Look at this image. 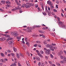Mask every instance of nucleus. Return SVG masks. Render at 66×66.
<instances>
[{"label": "nucleus", "instance_id": "1", "mask_svg": "<svg viewBox=\"0 0 66 66\" xmlns=\"http://www.w3.org/2000/svg\"><path fill=\"white\" fill-rule=\"evenodd\" d=\"M50 49H47V51H45V53L47 55H49V54H50L51 53L50 52L51 51V50L52 51H54V50L53 49V47L51 46V47H50Z\"/></svg>", "mask_w": 66, "mask_h": 66}, {"label": "nucleus", "instance_id": "2", "mask_svg": "<svg viewBox=\"0 0 66 66\" xmlns=\"http://www.w3.org/2000/svg\"><path fill=\"white\" fill-rule=\"evenodd\" d=\"M63 54V51H61L58 53L57 54L58 55L60 56L61 55V54Z\"/></svg>", "mask_w": 66, "mask_h": 66}, {"label": "nucleus", "instance_id": "3", "mask_svg": "<svg viewBox=\"0 0 66 66\" xmlns=\"http://www.w3.org/2000/svg\"><path fill=\"white\" fill-rule=\"evenodd\" d=\"M19 34H18L17 33H15L14 34H13V35L15 37H17L18 36Z\"/></svg>", "mask_w": 66, "mask_h": 66}, {"label": "nucleus", "instance_id": "4", "mask_svg": "<svg viewBox=\"0 0 66 66\" xmlns=\"http://www.w3.org/2000/svg\"><path fill=\"white\" fill-rule=\"evenodd\" d=\"M30 42V40H28V41H27V42L26 43V44H27V45H28V47L30 46V43L28 42Z\"/></svg>", "mask_w": 66, "mask_h": 66}, {"label": "nucleus", "instance_id": "5", "mask_svg": "<svg viewBox=\"0 0 66 66\" xmlns=\"http://www.w3.org/2000/svg\"><path fill=\"white\" fill-rule=\"evenodd\" d=\"M4 35V36H5V37H10V36L9 35H7V34H5V35Z\"/></svg>", "mask_w": 66, "mask_h": 66}, {"label": "nucleus", "instance_id": "6", "mask_svg": "<svg viewBox=\"0 0 66 66\" xmlns=\"http://www.w3.org/2000/svg\"><path fill=\"white\" fill-rule=\"evenodd\" d=\"M28 4H29V6H33V5H34V4L33 3H31L30 2L28 3Z\"/></svg>", "mask_w": 66, "mask_h": 66}, {"label": "nucleus", "instance_id": "7", "mask_svg": "<svg viewBox=\"0 0 66 66\" xmlns=\"http://www.w3.org/2000/svg\"><path fill=\"white\" fill-rule=\"evenodd\" d=\"M6 3H7V5H10L11 4V2H10L8 1L6 2Z\"/></svg>", "mask_w": 66, "mask_h": 66}, {"label": "nucleus", "instance_id": "8", "mask_svg": "<svg viewBox=\"0 0 66 66\" xmlns=\"http://www.w3.org/2000/svg\"><path fill=\"white\" fill-rule=\"evenodd\" d=\"M17 55H16V56L18 59H19V58H20V56L19 55V53H16Z\"/></svg>", "mask_w": 66, "mask_h": 66}, {"label": "nucleus", "instance_id": "9", "mask_svg": "<svg viewBox=\"0 0 66 66\" xmlns=\"http://www.w3.org/2000/svg\"><path fill=\"white\" fill-rule=\"evenodd\" d=\"M1 2L2 4H5V1H1Z\"/></svg>", "mask_w": 66, "mask_h": 66}, {"label": "nucleus", "instance_id": "10", "mask_svg": "<svg viewBox=\"0 0 66 66\" xmlns=\"http://www.w3.org/2000/svg\"><path fill=\"white\" fill-rule=\"evenodd\" d=\"M27 28L28 29V30H27L28 32H31V30L29 29V28L28 27Z\"/></svg>", "mask_w": 66, "mask_h": 66}, {"label": "nucleus", "instance_id": "11", "mask_svg": "<svg viewBox=\"0 0 66 66\" xmlns=\"http://www.w3.org/2000/svg\"><path fill=\"white\" fill-rule=\"evenodd\" d=\"M36 60H37V61H40V58H39V57H36Z\"/></svg>", "mask_w": 66, "mask_h": 66}, {"label": "nucleus", "instance_id": "12", "mask_svg": "<svg viewBox=\"0 0 66 66\" xmlns=\"http://www.w3.org/2000/svg\"><path fill=\"white\" fill-rule=\"evenodd\" d=\"M63 63H66V58L65 57L64 59V60H63Z\"/></svg>", "mask_w": 66, "mask_h": 66}, {"label": "nucleus", "instance_id": "13", "mask_svg": "<svg viewBox=\"0 0 66 66\" xmlns=\"http://www.w3.org/2000/svg\"><path fill=\"white\" fill-rule=\"evenodd\" d=\"M13 49L15 52H16L17 51V49L15 47H13Z\"/></svg>", "mask_w": 66, "mask_h": 66}, {"label": "nucleus", "instance_id": "14", "mask_svg": "<svg viewBox=\"0 0 66 66\" xmlns=\"http://www.w3.org/2000/svg\"><path fill=\"white\" fill-rule=\"evenodd\" d=\"M61 26L62 28H65V25L64 24H62L61 25Z\"/></svg>", "mask_w": 66, "mask_h": 66}, {"label": "nucleus", "instance_id": "15", "mask_svg": "<svg viewBox=\"0 0 66 66\" xmlns=\"http://www.w3.org/2000/svg\"><path fill=\"white\" fill-rule=\"evenodd\" d=\"M39 53H41V54H44V52L42 51H41Z\"/></svg>", "mask_w": 66, "mask_h": 66}, {"label": "nucleus", "instance_id": "16", "mask_svg": "<svg viewBox=\"0 0 66 66\" xmlns=\"http://www.w3.org/2000/svg\"><path fill=\"white\" fill-rule=\"evenodd\" d=\"M39 32L40 33H44L45 31H42L40 30H39Z\"/></svg>", "mask_w": 66, "mask_h": 66}, {"label": "nucleus", "instance_id": "17", "mask_svg": "<svg viewBox=\"0 0 66 66\" xmlns=\"http://www.w3.org/2000/svg\"><path fill=\"white\" fill-rule=\"evenodd\" d=\"M30 6H29L28 5H26V8H27V9H28V8H29Z\"/></svg>", "mask_w": 66, "mask_h": 66}, {"label": "nucleus", "instance_id": "18", "mask_svg": "<svg viewBox=\"0 0 66 66\" xmlns=\"http://www.w3.org/2000/svg\"><path fill=\"white\" fill-rule=\"evenodd\" d=\"M23 50H26V46L23 45Z\"/></svg>", "mask_w": 66, "mask_h": 66}, {"label": "nucleus", "instance_id": "19", "mask_svg": "<svg viewBox=\"0 0 66 66\" xmlns=\"http://www.w3.org/2000/svg\"><path fill=\"white\" fill-rule=\"evenodd\" d=\"M43 14L44 15L46 16V15H47V13L45 12H43Z\"/></svg>", "mask_w": 66, "mask_h": 66}, {"label": "nucleus", "instance_id": "20", "mask_svg": "<svg viewBox=\"0 0 66 66\" xmlns=\"http://www.w3.org/2000/svg\"><path fill=\"white\" fill-rule=\"evenodd\" d=\"M62 24V22H60L58 23V24L59 25H61V24Z\"/></svg>", "mask_w": 66, "mask_h": 66}, {"label": "nucleus", "instance_id": "21", "mask_svg": "<svg viewBox=\"0 0 66 66\" xmlns=\"http://www.w3.org/2000/svg\"><path fill=\"white\" fill-rule=\"evenodd\" d=\"M46 45L47 47H50L51 46V45L50 44H47Z\"/></svg>", "mask_w": 66, "mask_h": 66}, {"label": "nucleus", "instance_id": "22", "mask_svg": "<svg viewBox=\"0 0 66 66\" xmlns=\"http://www.w3.org/2000/svg\"><path fill=\"white\" fill-rule=\"evenodd\" d=\"M47 6H46L45 8V11H46V12L48 13V10H47Z\"/></svg>", "mask_w": 66, "mask_h": 66}, {"label": "nucleus", "instance_id": "23", "mask_svg": "<svg viewBox=\"0 0 66 66\" xmlns=\"http://www.w3.org/2000/svg\"><path fill=\"white\" fill-rule=\"evenodd\" d=\"M12 41H9V45H11V44H12Z\"/></svg>", "mask_w": 66, "mask_h": 66}, {"label": "nucleus", "instance_id": "24", "mask_svg": "<svg viewBox=\"0 0 66 66\" xmlns=\"http://www.w3.org/2000/svg\"><path fill=\"white\" fill-rule=\"evenodd\" d=\"M1 55L3 56V57H4V54L3 53H1Z\"/></svg>", "mask_w": 66, "mask_h": 66}, {"label": "nucleus", "instance_id": "25", "mask_svg": "<svg viewBox=\"0 0 66 66\" xmlns=\"http://www.w3.org/2000/svg\"><path fill=\"white\" fill-rule=\"evenodd\" d=\"M44 44H47V41H44Z\"/></svg>", "mask_w": 66, "mask_h": 66}, {"label": "nucleus", "instance_id": "26", "mask_svg": "<svg viewBox=\"0 0 66 66\" xmlns=\"http://www.w3.org/2000/svg\"><path fill=\"white\" fill-rule=\"evenodd\" d=\"M60 58L61 59H62V60L63 59H64V57L63 56H61Z\"/></svg>", "mask_w": 66, "mask_h": 66}, {"label": "nucleus", "instance_id": "27", "mask_svg": "<svg viewBox=\"0 0 66 66\" xmlns=\"http://www.w3.org/2000/svg\"><path fill=\"white\" fill-rule=\"evenodd\" d=\"M57 11L56 10V9H53V12H57Z\"/></svg>", "mask_w": 66, "mask_h": 66}, {"label": "nucleus", "instance_id": "28", "mask_svg": "<svg viewBox=\"0 0 66 66\" xmlns=\"http://www.w3.org/2000/svg\"><path fill=\"white\" fill-rule=\"evenodd\" d=\"M56 65H58V66H61V64H60V63H56Z\"/></svg>", "mask_w": 66, "mask_h": 66}, {"label": "nucleus", "instance_id": "29", "mask_svg": "<svg viewBox=\"0 0 66 66\" xmlns=\"http://www.w3.org/2000/svg\"><path fill=\"white\" fill-rule=\"evenodd\" d=\"M51 2L50 1H48L47 2V4H50V3H51Z\"/></svg>", "mask_w": 66, "mask_h": 66}, {"label": "nucleus", "instance_id": "30", "mask_svg": "<svg viewBox=\"0 0 66 66\" xmlns=\"http://www.w3.org/2000/svg\"><path fill=\"white\" fill-rule=\"evenodd\" d=\"M37 46H38L40 48H41V45H40V44H38L37 45Z\"/></svg>", "mask_w": 66, "mask_h": 66}, {"label": "nucleus", "instance_id": "31", "mask_svg": "<svg viewBox=\"0 0 66 66\" xmlns=\"http://www.w3.org/2000/svg\"><path fill=\"white\" fill-rule=\"evenodd\" d=\"M45 65V64L43 63H42L41 64V66H44Z\"/></svg>", "mask_w": 66, "mask_h": 66}, {"label": "nucleus", "instance_id": "32", "mask_svg": "<svg viewBox=\"0 0 66 66\" xmlns=\"http://www.w3.org/2000/svg\"><path fill=\"white\" fill-rule=\"evenodd\" d=\"M49 5H50L51 6H52L53 5V4L52 3V2H51V3Z\"/></svg>", "mask_w": 66, "mask_h": 66}, {"label": "nucleus", "instance_id": "33", "mask_svg": "<svg viewBox=\"0 0 66 66\" xmlns=\"http://www.w3.org/2000/svg\"><path fill=\"white\" fill-rule=\"evenodd\" d=\"M26 5H27V4H23V6H26Z\"/></svg>", "mask_w": 66, "mask_h": 66}, {"label": "nucleus", "instance_id": "34", "mask_svg": "<svg viewBox=\"0 0 66 66\" xmlns=\"http://www.w3.org/2000/svg\"><path fill=\"white\" fill-rule=\"evenodd\" d=\"M3 40H6V38L5 37H3Z\"/></svg>", "mask_w": 66, "mask_h": 66}, {"label": "nucleus", "instance_id": "35", "mask_svg": "<svg viewBox=\"0 0 66 66\" xmlns=\"http://www.w3.org/2000/svg\"><path fill=\"white\" fill-rule=\"evenodd\" d=\"M20 56H23V55L21 54L20 53Z\"/></svg>", "mask_w": 66, "mask_h": 66}, {"label": "nucleus", "instance_id": "36", "mask_svg": "<svg viewBox=\"0 0 66 66\" xmlns=\"http://www.w3.org/2000/svg\"><path fill=\"white\" fill-rule=\"evenodd\" d=\"M50 56H51V57H52V58H53V55L52 54H50Z\"/></svg>", "mask_w": 66, "mask_h": 66}, {"label": "nucleus", "instance_id": "37", "mask_svg": "<svg viewBox=\"0 0 66 66\" xmlns=\"http://www.w3.org/2000/svg\"><path fill=\"white\" fill-rule=\"evenodd\" d=\"M7 52H8L9 53H10V52H11V50H7Z\"/></svg>", "mask_w": 66, "mask_h": 66}, {"label": "nucleus", "instance_id": "38", "mask_svg": "<svg viewBox=\"0 0 66 66\" xmlns=\"http://www.w3.org/2000/svg\"><path fill=\"white\" fill-rule=\"evenodd\" d=\"M49 63H50V64H51V65H52V62L49 61Z\"/></svg>", "mask_w": 66, "mask_h": 66}, {"label": "nucleus", "instance_id": "39", "mask_svg": "<svg viewBox=\"0 0 66 66\" xmlns=\"http://www.w3.org/2000/svg\"><path fill=\"white\" fill-rule=\"evenodd\" d=\"M12 65H13V66H16V64L15 63H13Z\"/></svg>", "mask_w": 66, "mask_h": 66}, {"label": "nucleus", "instance_id": "40", "mask_svg": "<svg viewBox=\"0 0 66 66\" xmlns=\"http://www.w3.org/2000/svg\"><path fill=\"white\" fill-rule=\"evenodd\" d=\"M40 64H41L40 62H39L38 65L39 66H40Z\"/></svg>", "mask_w": 66, "mask_h": 66}, {"label": "nucleus", "instance_id": "41", "mask_svg": "<svg viewBox=\"0 0 66 66\" xmlns=\"http://www.w3.org/2000/svg\"><path fill=\"white\" fill-rule=\"evenodd\" d=\"M53 48L54 49H57V47H54Z\"/></svg>", "mask_w": 66, "mask_h": 66}, {"label": "nucleus", "instance_id": "42", "mask_svg": "<svg viewBox=\"0 0 66 66\" xmlns=\"http://www.w3.org/2000/svg\"><path fill=\"white\" fill-rule=\"evenodd\" d=\"M50 7L51 9L52 8H54V7L53 6H50Z\"/></svg>", "mask_w": 66, "mask_h": 66}, {"label": "nucleus", "instance_id": "43", "mask_svg": "<svg viewBox=\"0 0 66 66\" xmlns=\"http://www.w3.org/2000/svg\"><path fill=\"white\" fill-rule=\"evenodd\" d=\"M38 4H37L35 6L36 8H37V7H38Z\"/></svg>", "mask_w": 66, "mask_h": 66}, {"label": "nucleus", "instance_id": "44", "mask_svg": "<svg viewBox=\"0 0 66 66\" xmlns=\"http://www.w3.org/2000/svg\"><path fill=\"white\" fill-rule=\"evenodd\" d=\"M0 11H4V10H3L2 9H0Z\"/></svg>", "mask_w": 66, "mask_h": 66}, {"label": "nucleus", "instance_id": "45", "mask_svg": "<svg viewBox=\"0 0 66 66\" xmlns=\"http://www.w3.org/2000/svg\"><path fill=\"white\" fill-rule=\"evenodd\" d=\"M57 18L58 20V21H60V18H59V17H57Z\"/></svg>", "mask_w": 66, "mask_h": 66}, {"label": "nucleus", "instance_id": "46", "mask_svg": "<svg viewBox=\"0 0 66 66\" xmlns=\"http://www.w3.org/2000/svg\"><path fill=\"white\" fill-rule=\"evenodd\" d=\"M15 10H16L15 9H12L11 11H15Z\"/></svg>", "mask_w": 66, "mask_h": 66}, {"label": "nucleus", "instance_id": "47", "mask_svg": "<svg viewBox=\"0 0 66 66\" xmlns=\"http://www.w3.org/2000/svg\"><path fill=\"white\" fill-rule=\"evenodd\" d=\"M7 5V7H11V6L10 5Z\"/></svg>", "mask_w": 66, "mask_h": 66}, {"label": "nucleus", "instance_id": "48", "mask_svg": "<svg viewBox=\"0 0 66 66\" xmlns=\"http://www.w3.org/2000/svg\"><path fill=\"white\" fill-rule=\"evenodd\" d=\"M45 58L46 60H48V57H47V56H45Z\"/></svg>", "mask_w": 66, "mask_h": 66}, {"label": "nucleus", "instance_id": "49", "mask_svg": "<svg viewBox=\"0 0 66 66\" xmlns=\"http://www.w3.org/2000/svg\"><path fill=\"white\" fill-rule=\"evenodd\" d=\"M37 44H36L34 45V46L36 47V46H37Z\"/></svg>", "mask_w": 66, "mask_h": 66}, {"label": "nucleus", "instance_id": "50", "mask_svg": "<svg viewBox=\"0 0 66 66\" xmlns=\"http://www.w3.org/2000/svg\"><path fill=\"white\" fill-rule=\"evenodd\" d=\"M36 51L37 52V53H39V51L38 50H36Z\"/></svg>", "mask_w": 66, "mask_h": 66}, {"label": "nucleus", "instance_id": "51", "mask_svg": "<svg viewBox=\"0 0 66 66\" xmlns=\"http://www.w3.org/2000/svg\"><path fill=\"white\" fill-rule=\"evenodd\" d=\"M23 30H24V31H25L26 32H27V29H23Z\"/></svg>", "mask_w": 66, "mask_h": 66}, {"label": "nucleus", "instance_id": "52", "mask_svg": "<svg viewBox=\"0 0 66 66\" xmlns=\"http://www.w3.org/2000/svg\"><path fill=\"white\" fill-rule=\"evenodd\" d=\"M47 42H50V40L49 39H48L47 40Z\"/></svg>", "mask_w": 66, "mask_h": 66}, {"label": "nucleus", "instance_id": "53", "mask_svg": "<svg viewBox=\"0 0 66 66\" xmlns=\"http://www.w3.org/2000/svg\"><path fill=\"white\" fill-rule=\"evenodd\" d=\"M17 4L18 5H20V3H19L18 2H17Z\"/></svg>", "mask_w": 66, "mask_h": 66}, {"label": "nucleus", "instance_id": "54", "mask_svg": "<svg viewBox=\"0 0 66 66\" xmlns=\"http://www.w3.org/2000/svg\"><path fill=\"white\" fill-rule=\"evenodd\" d=\"M37 28H39V27H40V26H39V25H38L37 26H36Z\"/></svg>", "mask_w": 66, "mask_h": 66}, {"label": "nucleus", "instance_id": "55", "mask_svg": "<svg viewBox=\"0 0 66 66\" xmlns=\"http://www.w3.org/2000/svg\"><path fill=\"white\" fill-rule=\"evenodd\" d=\"M20 37H17V39H20Z\"/></svg>", "mask_w": 66, "mask_h": 66}, {"label": "nucleus", "instance_id": "56", "mask_svg": "<svg viewBox=\"0 0 66 66\" xmlns=\"http://www.w3.org/2000/svg\"><path fill=\"white\" fill-rule=\"evenodd\" d=\"M40 56L41 57H43V56H42V55L41 54H40Z\"/></svg>", "mask_w": 66, "mask_h": 66}, {"label": "nucleus", "instance_id": "57", "mask_svg": "<svg viewBox=\"0 0 66 66\" xmlns=\"http://www.w3.org/2000/svg\"><path fill=\"white\" fill-rule=\"evenodd\" d=\"M42 9H43V11H44V6H43L42 5Z\"/></svg>", "mask_w": 66, "mask_h": 66}, {"label": "nucleus", "instance_id": "58", "mask_svg": "<svg viewBox=\"0 0 66 66\" xmlns=\"http://www.w3.org/2000/svg\"><path fill=\"white\" fill-rule=\"evenodd\" d=\"M56 3H57L58 4H59V2L58 1H56Z\"/></svg>", "mask_w": 66, "mask_h": 66}, {"label": "nucleus", "instance_id": "59", "mask_svg": "<svg viewBox=\"0 0 66 66\" xmlns=\"http://www.w3.org/2000/svg\"><path fill=\"white\" fill-rule=\"evenodd\" d=\"M1 62H3V60H2V59H1Z\"/></svg>", "mask_w": 66, "mask_h": 66}, {"label": "nucleus", "instance_id": "60", "mask_svg": "<svg viewBox=\"0 0 66 66\" xmlns=\"http://www.w3.org/2000/svg\"><path fill=\"white\" fill-rule=\"evenodd\" d=\"M16 9H15V10H19V9L18 8L16 7Z\"/></svg>", "mask_w": 66, "mask_h": 66}, {"label": "nucleus", "instance_id": "61", "mask_svg": "<svg viewBox=\"0 0 66 66\" xmlns=\"http://www.w3.org/2000/svg\"><path fill=\"white\" fill-rule=\"evenodd\" d=\"M61 15L63 17H64V15L63 14V13H62Z\"/></svg>", "mask_w": 66, "mask_h": 66}, {"label": "nucleus", "instance_id": "62", "mask_svg": "<svg viewBox=\"0 0 66 66\" xmlns=\"http://www.w3.org/2000/svg\"><path fill=\"white\" fill-rule=\"evenodd\" d=\"M15 55V54L14 53H12V56H14Z\"/></svg>", "mask_w": 66, "mask_h": 66}, {"label": "nucleus", "instance_id": "63", "mask_svg": "<svg viewBox=\"0 0 66 66\" xmlns=\"http://www.w3.org/2000/svg\"><path fill=\"white\" fill-rule=\"evenodd\" d=\"M51 35H52V36H54V34L53 33H52Z\"/></svg>", "mask_w": 66, "mask_h": 66}, {"label": "nucleus", "instance_id": "64", "mask_svg": "<svg viewBox=\"0 0 66 66\" xmlns=\"http://www.w3.org/2000/svg\"><path fill=\"white\" fill-rule=\"evenodd\" d=\"M53 31H55V29L54 28H53L52 29Z\"/></svg>", "mask_w": 66, "mask_h": 66}]
</instances>
